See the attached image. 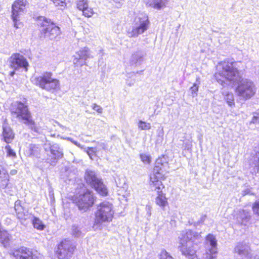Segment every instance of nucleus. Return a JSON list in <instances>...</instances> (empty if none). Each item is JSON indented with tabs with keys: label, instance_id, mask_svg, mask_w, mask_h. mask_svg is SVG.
<instances>
[{
	"label": "nucleus",
	"instance_id": "obj_49",
	"mask_svg": "<svg viewBox=\"0 0 259 259\" xmlns=\"http://www.w3.org/2000/svg\"><path fill=\"white\" fill-rule=\"evenodd\" d=\"M192 147V144L190 142H187L185 143V148L187 149V150H189Z\"/></svg>",
	"mask_w": 259,
	"mask_h": 259
},
{
	"label": "nucleus",
	"instance_id": "obj_34",
	"mask_svg": "<svg viewBox=\"0 0 259 259\" xmlns=\"http://www.w3.org/2000/svg\"><path fill=\"white\" fill-rule=\"evenodd\" d=\"M159 259H174L165 250L162 249L159 254Z\"/></svg>",
	"mask_w": 259,
	"mask_h": 259
},
{
	"label": "nucleus",
	"instance_id": "obj_23",
	"mask_svg": "<svg viewBox=\"0 0 259 259\" xmlns=\"http://www.w3.org/2000/svg\"><path fill=\"white\" fill-rule=\"evenodd\" d=\"M157 197L155 198V203L164 209L168 205L167 199L165 195L162 193V191L157 193Z\"/></svg>",
	"mask_w": 259,
	"mask_h": 259
},
{
	"label": "nucleus",
	"instance_id": "obj_59",
	"mask_svg": "<svg viewBox=\"0 0 259 259\" xmlns=\"http://www.w3.org/2000/svg\"><path fill=\"white\" fill-rule=\"evenodd\" d=\"M258 168H259V167H258V166H257V170H258Z\"/></svg>",
	"mask_w": 259,
	"mask_h": 259
},
{
	"label": "nucleus",
	"instance_id": "obj_19",
	"mask_svg": "<svg viewBox=\"0 0 259 259\" xmlns=\"http://www.w3.org/2000/svg\"><path fill=\"white\" fill-rule=\"evenodd\" d=\"M234 253L237 254L241 258L248 256L250 253L249 245L245 243H238L235 247Z\"/></svg>",
	"mask_w": 259,
	"mask_h": 259
},
{
	"label": "nucleus",
	"instance_id": "obj_31",
	"mask_svg": "<svg viewBox=\"0 0 259 259\" xmlns=\"http://www.w3.org/2000/svg\"><path fill=\"white\" fill-rule=\"evenodd\" d=\"M138 126L141 130H149L151 128V124L142 120H139Z\"/></svg>",
	"mask_w": 259,
	"mask_h": 259
},
{
	"label": "nucleus",
	"instance_id": "obj_40",
	"mask_svg": "<svg viewBox=\"0 0 259 259\" xmlns=\"http://www.w3.org/2000/svg\"><path fill=\"white\" fill-rule=\"evenodd\" d=\"M86 152L88 155L90 156V158L93 159V156H96V153L97 152V151L96 150L95 147H88L86 150Z\"/></svg>",
	"mask_w": 259,
	"mask_h": 259
},
{
	"label": "nucleus",
	"instance_id": "obj_60",
	"mask_svg": "<svg viewBox=\"0 0 259 259\" xmlns=\"http://www.w3.org/2000/svg\"><path fill=\"white\" fill-rule=\"evenodd\" d=\"M257 259H259V257Z\"/></svg>",
	"mask_w": 259,
	"mask_h": 259
},
{
	"label": "nucleus",
	"instance_id": "obj_2",
	"mask_svg": "<svg viewBox=\"0 0 259 259\" xmlns=\"http://www.w3.org/2000/svg\"><path fill=\"white\" fill-rule=\"evenodd\" d=\"M200 237V234L191 230L181 232L178 237V248L182 254L188 259H197V245L194 242Z\"/></svg>",
	"mask_w": 259,
	"mask_h": 259
},
{
	"label": "nucleus",
	"instance_id": "obj_27",
	"mask_svg": "<svg viewBox=\"0 0 259 259\" xmlns=\"http://www.w3.org/2000/svg\"><path fill=\"white\" fill-rule=\"evenodd\" d=\"M5 151L6 153L7 157L10 158L12 159H14L17 157L16 152L10 145H7L5 147Z\"/></svg>",
	"mask_w": 259,
	"mask_h": 259
},
{
	"label": "nucleus",
	"instance_id": "obj_30",
	"mask_svg": "<svg viewBox=\"0 0 259 259\" xmlns=\"http://www.w3.org/2000/svg\"><path fill=\"white\" fill-rule=\"evenodd\" d=\"M20 16H13L11 15V18L14 23V26L16 28H20L22 26V23L20 21Z\"/></svg>",
	"mask_w": 259,
	"mask_h": 259
},
{
	"label": "nucleus",
	"instance_id": "obj_53",
	"mask_svg": "<svg viewBox=\"0 0 259 259\" xmlns=\"http://www.w3.org/2000/svg\"><path fill=\"white\" fill-rule=\"evenodd\" d=\"M250 193V191L249 189H246L245 190H244L243 191V195H246V194H249Z\"/></svg>",
	"mask_w": 259,
	"mask_h": 259
},
{
	"label": "nucleus",
	"instance_id": "obj_52",
	"mask_svg": "<svg viewBox=\"0 0 259 259\" xmlns=\"http://www.w3.org/2000/svg\"><path fill=\"white\" fill-rule=\"evenodd\" d=\"M17 173V170L16 169H12L10 171V174L12 176L16 175Z\"/></svg>",
	"mask_w": 259,
	"mask_h": 259
},
{
	"label": "nucleus",
	"instance_id": "obj_45",
	"mask_svg": "<svg viewBox=\"0 0 259 259\" xmlns=\"http://www.w3.org/2000/svg\"><path fill=\"white\" fill-rule=\"evenodd\" d=\"M206 218V215H201L200 218V219H199V220L197 222L195 223V225H200L201 224H202L204 222V221L205 220Z\"/></svg>",
	"mask_w": 259,
	"mask_h": 259
},
{
	"label": "nucleus",
	"instance_id": "obj_39",
	"mask_svg": "<svg viewBox=\"0 0 259 259\" xmlns=\"http://www.w3.org/2000/svg\"><path fill=\"white\" fill-rule=\"evenodd\" d=\"M95 148L97 151H99L102 149L107 150L108 149V146L106 143L103 142H98L97 146Z\"/></svg>",
	"mask_w": 259,
	"mask_h": 259
},
{
	"label": "nucleus",
	"instance_id": "obj_32",
	"mask_svg": "<svg viewBox=\"0 0 259 259\" xmlns=\"http://www.w3.org/2000/svg\"><path fill=\"white\" fill-rule=\"evenodd\" d=\"M76 3L77 9L80 11L83 10L88 6V0H77Z\"/></svg>",
	"mask_w": 259,
	"mask_h": 259
},
{
	"label": "nucleus",
	"instance_id": "obj_36",
	"mask_svg": "<svg viewBox=\"0 0 259 259\" xmlns=\"http://www.w3.org/2000/svg\"><path fill=\"white\" fill-rule=\"evenodd\" d=\"M252 208L253 213L259 216V199L253 203Z\"/></svg>",
	"mask_w": 259,
	"mask_h": 259
},
{
	"label": "nucleus",
	"instance_id": "obj_18",
	"mask_svg": "<svg viewBox=\"0 0 259 259\" xmlns=\"http://www.w3.org/2000/svg\"><path fill=\"white\" fill-rule=\"evenodd\" d=\"M146 54L141 50L134 52L131 55L129 60V63L131 66H137L140 65L144 60V57Z\"/></svg>",
	"mask_w": 259,
	"mask_h": 259
},
{
	"label": "nucleus",
	"instance_id": "obj_24",
	"mask_svg": "<svg viewBox=\"0 0 259 259\" xmlns=\"http://www.w3.org/2000/svg\"><path fill=\"white\" fill-rule=\"evenodd\" d=\"M27 154L30 156L38 157L40 155V147L38 145L30 144L28 147Z\"/></svg>",
	"mask_w": 259,
	"mask_h": 259
},
{
	"label": "nucleus",
	"instance_id": "obj_28",
	"mask_svg": "<svg viewBox=\"0 0 259 259\" xmlns=\"http://www.w3.org/2000/svg\"><path fill=\"white\" fill-rule=\"evenodd\" d=\"M32 222L34 228L39 230H43L45 228V225L42 221L38 218L33 217Z\"/></svg>",
	"mask_w": 259,
	"mask_h": 259
},
{
	"label": "nucleus",
	"instance_id": "obj_55",
	"mask_svg": "<svg viewBox=\"0 0 259 259\" xmlns=\"http://www.w3.org/2000/svg\"><path fill=\"white\" fill-rule=\"evenodd\" d=\"M134 82H127V85H129V86L133 85L134 84Z\"/></svg>",
	"mask_w": 259,
	"mask_h": 259
},
{
	"label": "nucleus",
	"instance_id": "obj_15",
	"mask_svg": "<svg viewBox=\"0 0 259 259\" xmlns=\"http://www.w3.org/2000/svg\"><path fill=\"white\" fill-rule=\"evenodd\" d=\"M90 50L88 48H84L76 53L73 56V63L75 67L82 66L86 65L85 61L90 56Z\"/></svg>",
	"mask_w": 259,
	"mask_h": 259
},
{
	"label": "nucleus",
	"instance_id": "obj_61",
	"mask_svg": "<svg viewBox=\"0 0 259 259\" xmlns=\"http://www.w3.org/2000/svg\"><path fill=\"white\" fill-rule=\"evenodd\" d=\"M258 159H259V157H258Z\"/></svg>",
	"mask_w": 259,
	"mask_h": 259
},
{
	"label": "nucleus",
	"instance_id": "obj_25",
	"mask_svg": "<svg viewBox=\"0 0 259 259\" xmlns=\"http://www.w3.org/2000/svg\"><path fill=\"white\" fill-rule=\"evenodd\" d=\"M169 0H153L150 6L156 9H160L166 7Z\"/></svg>",
	"mask_w": 259,
	"mask_h": 259
},
{
	"label": "nucleus",
	"instance_id": "obj_6",
	"mask_svg": "<svg viewBox=\"0 0 259 259\" xmlns=\"http://www.w3.org/2000/svg\"><path fill=\"white\" fill-rule=\"evenodd\" d=\"M37 25L40 27L39 37L41 39L53 40L60 34V28L45 17L38 18Z\"/></svg>",
	"mask_w": 259,
	"mask_h": 259
},
{
	"label": "nucleus",
	"instance_id": "obj_57",
	"mask_svg": "<svg viewBox=\"0 0 259 259\" xmlns=\"http://www.w3.org/2000/svg\"><path fill=\"white\" fill-rule=\"evenodd\" d=\"M161 135H163V129L162 128L161 130Z\"/></svg>",
	"mask_w": 259,
	"mask_h": 259
},
{
	"label": "nucleus",
	"instance_id": "obj_58",
	"mask_svg": "<svg viewBox=\"0 0 259 259\" xmlns=\"http://www.w3.org/2000/svg\"><path fill=\"white\" fill-rule=\"evenodd\" d=\"M60 126H61V127H62L63 128H65V127H64V126H62V125H60Z\"/></svg>",
	"mask_w": 259,
	"mask_h": 259
},
{
	"label": "nucleus",
	"instance_id": "obj_1",
	"mask_svg": "<svg viewBox=\"0 0 259 259\" xmlns=\"http://www.w3.org/2000/svg\"><path fill=\"white\" fill-rule=\"evenodd\" d=\"M236 64L235 62L229 60L219 62L214 77L223 87L238 84L235 91L236 94L244 100H248L256 92L255 85L249 79L241 78Z\"/></svg>",
	"mask_w": 259,
	"mask_h": 259
},
{
	"label": "nucleus",
	"instance_id": "obj_35",
	"mask_svg": "<svg viewBox=\"0 0 259 259\" xmlns=\"http://www.w3.org/2000/svg\"><path fill=\"white\" fill-rule=\"evenodd\" d=\"M81 11L82 12L83 15L87 17H92L94 14V11L93 9L91 8H89L88 6Z\"/></svg>",
	"mask_w": 259,
	"mask_h": 259
},
{
	"label": "nucleus",
	"instance_id": "obj_51",
	"mask_svg": "<svg viewBox=\"0 0 259 259\" xmlns=\"http://www.w3.org/2000/svg\"><path fill=\"white\" fill-rule=\"evenodd\" d=\"M72 143H73L74 145H75L76 146H77V147L80 148H82V146H81V145L78 143L77 141H75L74 140H73Z\"/></svg>",
	"mask_w": 259,
	"mask_h": 259
},
{
	"label": "nucleus",
	"instance_id": "obj_16",
	"mask_svg": "<svg viewBox=\"0 0 259 259\" xmlns=\"http://www.w3.org/2000/svg\"><path fill=\"white\" fill-rule=\"evenodd\" d=\"M10 254L15 259H38V256L33 254L30 249L25 247L11 252Z\"/></svg>",
	"mask_w": 259,
	"mask_h": 259
},
{
	"label": "nucleus",
	"instance_id": "obj_7",
	"mask_svg": "<svg viewBox=\"0 0 259 259\" xmlns=\"http://www.w3.org/2000/svg\"><path fill=\"white\" fill-rule=\"evenodd\" d=\"M50 72H46L41 75L33 79L34 83L40 88L51 93H54L59 89V81L52 77Z\"/></svg>",
	"mask_w": 259,
	"mask_h": 259
},
{
	"label": "nucleus",
	"instance_id": "obj_38",
	"mask_svg": "<svg viewBox=\"0 0 259 259\" xmlns=\"http://www.w3.org/2000/svg\"><path fill=\"white\" fill-rule=\"evenodd\" d=\"M72 235L75 237H79L81 232L77 226L73 225L72 227Z\"/></svg>",
	"mask_w": 259,
	"mask_h": 259
},
{
	"label": "nucleus",
	"instance_id": "obj_3",
	"mask_svg": "<svg viewBox=\"0 0 259 259\" xmlns=\"http://www.w3.org/2000/svg\"><path fill=\"white\" fill-rule=\"evenodd\" d=\"M169 166L167 156H162L156 160L153 174L150 176L149 186L152 191L157 193L162 191L164 188L162 182L159 180L160 177L168 172Z\"/></svg>",
	"mask_w": 259,
	"mask_h": 259
},
{
	"label": "nucleus",
	"instance_id": "obj_26",
	"mask_svg": "<svg viewBox=\"0 0 259 259\" xmlns=\"http://www.w3.org/2000/svg\"><path fill=\"white\" fill-rule=\"evenodd\" d=\"M223 95L224 96V100L228 105L230 107L234 106L235 102L233 94L232 93L226 92L224 93Z\"/></svg>",
	"mask_w": 259,
	"mask_h": 259
},
{
	"label": "nucleus",
	"instance_id": "obj_46",
	"mask_svg": "<svg viewBox=\"0 0 259 259\" xmlns=\"http://www.w3.org/2000/svg\"><path fill=\"white\" fill-rule=\"evenodd\" d=\"M115 4L116 7L117 8L120 7L123 4V0H112Z\"/></svg>",
	"mask_w": 259,
	"mask_h": 259
},
{
	"label": "nucleus",
	"instance_id": "obj_33",
	"mask_svg": "<svg viewBox=\"0 0 259 259\" xmlns=\"http://www.w3.org/2000/svg\"><path fill=\"white\" fill-rule=\"evenodd\" d=\"M56 7H60L62 9L66 6L65 0H50Z\"/></svg>",
	"mask_w": 259,
	"mask_h": 259
},
{
	"label": "nucleus",
	"instance_id": "obj_4",
	"mask_svg": "<svg viewBox=\"0 0 259 259\" xmlns=\"http://www.w3.org/2000/svg\"><path fill=\"white\" fill-rule=\"evenodd\" d=\"M10 110L12 118L26 125L34 132H38V129L27 105L21 102H15L12 104Z\"/></svg>",
	"mask_w": 259,
	"mask_h": 259
},
{
	"label": "nucleus",
	"instance_id": "obj_22",
	"mask_svg": "<svg viewBox=\"0 0 259 259\" xmlns=\"http://www.w3.org/2000/svg\"><path fill=\"white\" fill-rule=\"evenodd\" d=\"M250 216L249 212L244 210H239L237 215L238 222L244 225H246V223L250 220Z\"/></svg>",
	"mask_w": 259,
	"mask_h": 259
},
{
	"label": "nucleus",
	"instance_id": "obj_8",
	"mask_svg": "<svg viewBox=\"0 0 259 259\" xmlns=\"http://www.w3.org/2000/svg\"><path fill=\"white\" fill-rule=\"evenodd\" d=\"M84 179L87 184L93 188L100 195L105 196L108 194L107 189L102 179L93 170H86Z\"/></svg>",
	"mask_w": 259,
	"mask_h": 259
},
{
	"label": "nucleus",
	"instance_id": "obj_5",
	"mask_svg": "<svg viewBox=\"0 0 259 259\" xmlns=\"http://www.w3.org/2000/svg\"><path fill=\"white\" fill-rule=\"evenodd\" d=\"M114 211L112 203L108 201H104L97 206L95 212V219L93 228L94 230H101L103 223L112 221Z\"/></svg>",
	"mask_w": 259,
	"mask_h": 259
},
{
	"label": "nucleus",
	"instance_id": "obj_41",
	"mask_svg": "<svg viewBox=\"0 0 259 259\" xmlns=\"http://www.w3.org/2000/svg\"><path fill=\"white\" fill-rule=\"evenodd\" d=\"M63 172H62L61 178L64 179L65 181H67V180L70 181L72 178L70 176V171L67 170H65L64 171V174H63Z\"/></svg>",
	"mask_w": 259,
	"mask_h": 259
},
{
	"label": "nucleus",
	"instance_id": "obj_44",
	"mask_svg": "<svg viewBox=\"0 0 259 259\" xmlns=\"http://www.w3.org/2000/svg\"><path fill=\"white\" fill-rule=\"evenodd\" d=\"M92 108L93 110L96 111L99 113H101L102 112V108L100 106L95 103L93 105Z\"/></svg>",
	"mask_w": 259,
	"mask_h": 259
},
{
	"label": "nucleus",
	"instance_id": "obj_14",
	"mask_svg": "<svg viewBox=\"0 0 259 259\" xmlns=\"http://www.w3.org/2000/svg\"><path fill=\"white\" fill-rule=\"evenodd\" d=\"M45 150H47V148H49L51 152V155H50L51 158L48 159V160H49L48 162H50L51 165H55L58 160L62 158L63 157L62 149L57 144H49L48 146L47 144H45Z\"/></svg>",
	"mask_w": 259,
	"mask_h": 259
},
{
	"label": "nucleus",
	"instance_id": "obj_29",
	"mask_svg": "<svg viewBox=\"0 0 259 259\" xmlns=\"http://www.w3.org/2000/svg\"><path fill=\"white\" fill-rule=\"evenodd\" d=\"M9 182V176L7 173L3 175L2 176H0V187L5 189L6 188Z\"/></svg>",
	"mask_w": 259,
	"mask_h": 259
},
{
	"label": "nucleus",
	"instance_id": "obj_37",
	"mask_svg": "<svg viewBox=\"0 0 259 259\" xmlns=\"http://www.w3.org/2000/svg\"><path fill=\"white\" fill-rule=\"evenodd\" d=\"M198 89H199V85L197 83H194L193 86L190 88V91L193 97H194L197 95Z\"/></svg>",
	"mask_w": 259,
	"mask_h": 259
},
{
	"label": "nucleus",
	"instance_id": "obj_56",
	"mask_svg": "<svg viewBox=\"0 0 259 259\" xmlns=\"http://www.w3.org/2000/svg\"><path fill=\"white\" fill-rule=\"evenodd\" d=\"M67 140L70 141L71 142H72V141L73 140V139H72L71 138H67Z\"/></svg>",
	"mask_w": 259,
	"mask_h": 259
},
{
	"label": "nucleus",
	"instance_id": "obj_10",
	"mask_svg": "<svg viewBox=\"0 0 259 259\" xmlns=\"http://www.w3.org/2000/svg\"><path fill=\"white\" fill-rule=\"evenodd\" d=\"M79 210L86 211L94 203L93 193L85 188L82 189V193L74 200Z\"/></svg>",
	"mask_w": 259,
	"mask_h": 259
},
{
	"label": "nucleus",
	"instance_id": "obj_13",
	"mask_svg": "<svg viewBox=\"0 0 259 259\" xmlns=\"http://www.w3.org/2000/svg\"><path fill=\"white\" fill-rule=\"evenodd\" d=\"M205 245L207 247H210L208 249L209 252L204 254L202 259H216L215 254L218 252L217 240L215 237L209 234L205 238Z\"/></svg>",
	"mask_w": 259,
	"mask_h": 259
},
{
	"label": "nucleus",
	"instance_id": "obj_48",
	"mask_svg": "<svg viewBox=\"0 0 259 259\" xmlns=\"http://www.w3.org/2000/svg\"><path fill=\"white\" fill-rule=\"evenodd\" d=\"M146 210L147 211V214L148 215V217H150L151 215V207L150 206L147 205L146 206Z\"/></svg>",
	"mask_w": 259,
	"mask_h": 259
},
{
	"label": "nucleus",
	"instance_id": "obj_47",
	"mask_svg": "<svg viewBox=\"0 0 259 259\" xmlns=\"http://www.w3.org/2000/svg\"><path fill=\"white\" fill-rule=\"evenodd\" d=\"M6 173H7V170L0 164V176H2Z\"/></svg>",
	"mask_w": 259,
	"mask_h": 259
},
{
	"label": "nucleus",
	"instance_id": "obj_17",
	"mask_svg": "<svg viewBox=\"0 0 259 259\" xmlns=\"http://www.w3.org/2000/svg\"><path fill=\"white\" fill-rule=\"evenodd\" d=\"M27 4V0H16L12 5L11 15L21 16L26 11Z\"/></svg>",
	"mask_w": 259,
	"mask_h": 259
},
{
	"label": "nucleus",
	"instance_id": "obj_42",
	"mask_svg": "<svg viewBox=\"0 0 259 259\" xmlns=\"http://www.w3.org/2000/svg\"><path fill=\"white\" fill-rule=\"evenodd\" d=\"M140 158L141 160L145 164H149L151 160L150 158L148 155L145 154H142L140 155Z\"/></svg>",
	"mask_w": 259,
	"mask_h": 259
},
{
	"label": "nucleus",
	"instance_id": "obj_12",
	"mask_svg": "<svg viewBox=\"0 0 259 259\" xmlns=\"http://www.w3.org/2000/svg\"><path fill=\"white\" fill-rule=\"evenodd\" d=\"M8 61L10 67L14 70L24 68L25 71L27 70L28 63L26 59L19 53L13 54Z\"/></svg>",
	"mask_w": 259,
	"mask_h": 259
},
{
	"label": "nucleus",
	"instance_id": "obj_50",
	"mask_svg": "<svg viewBox=\"0 0 259 259\" xmlns=\"http://www.w3.org/2000/svg\"><path fill=\"white\" fill-rule=\"evenodd\" d=\"M72 143H73L74 145H75L76 146H77V147L80 148H82V146H81V145L78 143L77 141H75L74 140H73Z\"/></svg>",
	"mask_w": 259,
	"mask_h": 259
},
{
	"label": "nucleus",
	"instance_id": "obj_43",
	"mask_svg": "<svg viewBox=\"0 0 259 259\" xmlns=\"http://www.w3.org/2000/svg\"><path fill=\"white\" fill-rule=\"evenodd\" d=\"M253 123H259V113H254L251 121Z\"/></svg>",
	"mask_w": 259,
	"mask_h": 259
},
{
	"label": "nucleus",
	"instance_id": "obj_20",
	"mask_svg": "<svg viewBox=\"0 0 259 259\" xmlns=\"http://www.w3.org/2000/svg\"><path fill=\"white\" fill-rule=\"evenodd\" d=\"M15 210L17 217L22 223L29 217V213L27 209H25L21 204V202L17 200L15 203Z\"/></svg>",
	"mask_w": 259,
	"mask_h": 259
},
{
	"label": "nucleus",
	"instance_id": "obj_21",
	"mask_svg": "<svg viewBox=\"0 0 259 259\" xmlns=\"http://www.w3.org/2000/svg\"><path fill=\"white\" fill-rule=\"evenodd\" d=\"M2 137L3 140L7 144L11 143L15 138V134L13 130L6 123L3 125Z\"/></svg>",
	"mask_w": 259,
	"mask_h": 259
},
{
	"label": "nucleus",
	"instance_id": "obj_54",
	"mask_svg": "<svg viewBox=\"0 0 259 259\" xmlns=\"http://www.w3.org/2000/svg\"><path fill=\"white\" fill-rule=\"evenodd\" d=\"M15 70H14V71H12V72H11L10 73V75L11 76H12H12H14V74H15Z\"/></svg>",
	"mask_w": 259,
	"mask_h": 259
},
{
	"label": "nucleus",
	"instance_id": "obj_9",
	"mask_svg": "<svg viewBox=\"0 0 259 259\" xmlns=\"http://www.w3.org/2000/svg\"><path fill=\"white\" fill-rule=\"evenodd\" d=\"M150 22L148 16L141 14L135 19L132 29H128L127 33L130 37H136L143 34L149 28Z\"/></svg>",
	"mask_w": 259,
	"mask_h": 259
},
{
	"label": "nucleus",
	"instance_id": "obj_11",
	"mask_svg": "<svg viewBox=\"0 0 259 259\" xmlns=\"http://www.w3.org/2000/svg\"><path fill=\"white\" fill-rule=\"evenodd\" d=\"M75 247L68 240H63L58 246L56 253L59 259H69L73 254Z\"/></svg>",
	"mask_w": 259,
	"mask_h": 259
}]
</instances>
